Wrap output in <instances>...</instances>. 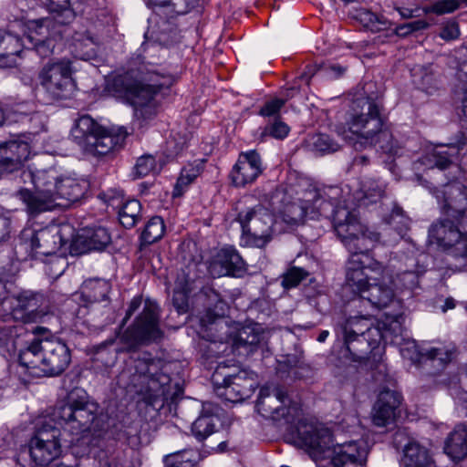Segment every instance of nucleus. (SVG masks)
Listing matches in <instances>:
<instances>
[{
    "mask_svg": "<svg viewBox=\"0 0 467 467\" xmlns=\"http://www.w3.org/2000/svg\"><path fill=\"white\" fill-rule=\"evenodd\" d=\"M373 88L374 83H366L363 93L352 100L348 130L363 140L362 144L379 145L384 153L399 155L401 147L385 123L381 96L373 92Z\"/></svg>",
    "mask_w": 467,
    "mask_h": 467,
    "instance_id": "f257e3e1",
    "label": "nucleus"
},
{
    "mask_svg": "<svg viewBox=\"0 0 467 467\" xmlns=\"http://www.w3.org/2000/svg\"><path fill=\"white\" fill-rule=\"evenodd\" d=\"M99 406L90 400L86 390L79 388L73 389L67 395V402L54 412L58 424L63 429L64 444L74 448L86 445L82 452H86L88 446L100 447L99 441L89 438V433L105 439L108 431L100 428V418L99 417Z\"/></svg>",
    "mask_w": 467,
    "mask_h": 467,
    "instance_id": "f03ea898",
    "label": "nucleus"
},
{
    "mask_svg": "<svg viewBox=\"0 0 467 467\" xmlns=\"http://www.w3.org/2000/svg\"><path fill=\"white\" fill-rule=\"evenodd\" d=\"M165 361L149 351H132L118 375L117 383L127 391L142 395L150 401L171 396V379Z\"/></svg>",
    "mask_w": 467,
    "mask_h": 467,
    "instance_id": "7ed1b4c3",
    "label": "nucleus"
},
{
    "mask_svg": "<svg viewBox=\"0 0 467 467\" xmlns=\"http://www.w3.org/2000/svg\"><path fill=\"white\" fill-rule=\"evenodd\" d=\"M175 82L173 74L143 66L114 76L107 82L106 88L113 97L125 99L136 109H142L158 94L165 95Z\"/></svg>",
    "mask_w": 467,
    "mask_h": 467,
    "instance_id": "20e7f679",
    "label": "nucleus"
},
{
    "mask_svg": "<svg viewBox=\"0 0 467 467\" xmlns=\"http://www.w3.org/2000/svg\"><path fill=\"white\" fill-rule=\"evenodd\" d=\"M298 438L315 460L330 457L332 467H366L368 451L363 441L334 444L330 429L323 424L299 426Z\"/></svg>",
    "mask_w": 467,
    "mask_h": 467,
    "instance_id": "39448f33",
    "label": "nucleus"
},
{
    "mask_svg": "<svg viewBox=\"0 0 467 467\" xmlns=\"http://www.w3.org/2000/svg\"><path fill=\"white\" fill-rule=\"evenodd\" d=\"M384 327L385 324L374 325L368 316H357L339 324L336 332L353 358L362 359L376 349L382 340H387Z\"/></svg>",
    "mask_w": 467,
    "mask_h": 467,
    "instance_id": "423d86ee",
    "label": "nucleus"
},
{
    "mask_svg": "<svg viewBox=\"0 0 467 467\" xmlns=\"http://www.w3.org/2000/svg\"><path fill=\"white\" fill-rule=\"evenodd\" d=\"M333 227L350 254L349 257L357 255L358 259H368L370 250L379 241V234L365 228L357 215L346 207L333 210Z\"/></svg>",
    "mask_w": 467,
    "mask_h": 467,
    "instance_id": "0eeeda50",
    "label": "nucleus"
},
{
    "mask_svg": "<svg viewBox=\"0 0 467 467\" xmlns=\"http://www.w3.org/2000/svg\"><path fill=\"white\" fill-rule=\"evenodd\" d=\"M75 238V229L69 224L52 225L39 230L25 229L20 234L19 246L28 256H48L70 249Z\"/></svg>",
    "mask_w": 467,
    "mask_h": 467,
    "instance_id": "6e6552de",
    "label": "nucleus"
},
{
    "mask_svg": "<svg viewBox=\"0 0 467 467\" xmlns=\"http://www.w3.org/2000/svg\"><path fill=\"white\" fill-rule=\"evenodd\" d=\"M71 134L86 152L94 156H105L119 150L124 146L128 136L124 128H119L118 132L113 133L88 115L81 116L77 119Z\"/></svg>",
    "mask_w": 467,
    "mask_h": 467,
    "instance_id": "1a4fd4ad",
    "label": "nucleus"
},
{
    "mask_svg": "<svg viewBox=\"0 0 467 467\" xmlns=\"http://www.w3.org/2000/svg\"><path fill=\"white\" fill-rule=\"evenodd\" d=\"M160 320L158 305L147 299L142 310L122 333L120 341L128 346L129 351L157 342L163 337Z\"/></svg>",
    "mask_w": 467,
    "mask_h": 467,
    "instance_id": "9d476101",
    "label": "nucleus"
},
{
    "mask_svg": "<svg viewBox=\"0 0 467 467\" xmlns=\"http://www.w3.org/2000/svg\"><path fill=\"white\" fill-rule=\"evenodd\" d=\"M71 61L68 59L50 60L38 73V80L46 92L54 99L69 98L76 88L72 78Z\"/></svg>",
    "mask_w": 467,
    "mask_h": 467,
    "instance_id": "9b49d317",
    "label": "nucleus"
},
{
    "mask_svg": "<svg viewBox=\"0 0 467 467\" xmlns=\"http://www.w3.org/2000/svg\"><path fill=\"white\" fill-rule=\"evenodd\" d=\"M223 374L216 370L213 380L216 395L223 400L241 402L250 398L258 387L257 374L249 369H240L235 374L223 375V381L218 378Z\"/></svg>",
    "mask_w": 467,
    "mask_h": 467,
    "instance_id": "f8f14e48",
    "label": "nucleus"
},
{
    "mask_svg": "<svg viewBox=\"0 0 467 467\" xmlns=\"http://www.w3.org/2000/svg\"><path fill=\"white\" fill-rule=\"evenodd\" d=\"M237 221L251 245L262 248L272 240L274 217L263 205L240 212Z\"/></svg>",
    "mask_w": 467,
    "mask_h": 467,
    "instance_id": "ddd939ff",
    "label": "nucleus"
},
{
    "mask_svg": "<svg viewBox=\"0 0 467 467\" xmlns=\"http://www.w3.org/2000/svg\"><path fill=\"white\" fill-rule=\"evenodd\" d=\"M436 197L447 219L462 227L467 223V188L460 182H450L441 189H435Z\"/></svg>",
    "mask_w": 467,
    "mask_h": 467,
    "instance_id": "4468645a",
    "label": "nucleus"
},
{
    "mask_svg": "<svg viewBox=\"0 0 467 467\" xmlns=\"http://www.w3.org/2000/svg\"><path fill=\"white\" fill-rule=\"evenodd\" d=\"M110 291V285L105 279L92 278L84 282L81 292L75 293L65 301L71 314L82 318L88 313V307L94 303L105 300Z\"/></svg>",
    "mask_w": 467,
    "mask_h": 467,
    "instance_id": "2eb2a0df",
    "label": "nucleus"
},
{
    "mask_svg": "<svg viewBox=\"0 0 467 467\" xmlns=\"http://www.w3.org/2000/svg\"><path fill=\"white\" fill-rule=\"evenodd\" d=\"M462 227L449 219L440 221L430 228V235L441 245L447 247V255L454 258L467 257V230L465 233L460 230Z\"/></svg>",
    "mask_w": 467,
    "mask_h": 467,
    "instance_id": "dca6fc26",
    "label": "nucleus"
},
{
    "mask_svg": "<svg viewBox=\"0 0 467 467\" xmlns=\"http://www.w3.org/2000/svg\"><path fill=\"white\" fill-rule=\"evenodd\" d=\"M333 206L330 201L325 199L320 190L310 187L304 192L298 202H292L285 207L287 222L298 223L306 217L315 218L324 214Z\"/></svg>",
    "mask_w": 467,
    "mask_h": 467,
    "instance_id": "f3484780",
    "label": "nucleus"
},
{
    "mask_svg": "<svg viewBox=\"0 0 467 467\" xmlns=\"http://www.w3.org/2000/svg\"><path fill=\"white\" fill-rule=\"evenodd\" d=\"M208 271L213 277H242L247 272V265L234 246L227 245L215 254Z\"/></svg>",
    "mask_w": 467,
    "mask_h": 467,
    "instance_id": "a211bd4d",
    "label": "nucleus"
},
{
    "mask_svg": "<svg viewBox=\"0 0 467 467\" xmlns=\"http://www.w3.org/2000/svg\"><path fill=\"white\" fill-rule=\"evenodd\" d=\"M71 354L60 339H44L42 342V377L57 376L69 365Z\"/></svg>",
    "mask_w": 467,
    "mask_h": 467,
    "instance_id": "6ab92c4d",
    "label": "nucleus"
},
{
    "mask_svg": "<svg viewBox=\"0 0 467 467\" xmlns=\"http://www.w3.org/2000/svg\"><path fill=\"white\" fill-rule=\"evenodd\" d=\"M263 171L262 159L256 150L242 151L229 174V178L235 187H245L254 182Z\"/></svg>",
    "mask_w": 467,
    "mask_h": 467,
    "instance_id": "aec40b11",
    "label": "nucleus"
},
{
    "mask_svg": "<svg viewBox=\"0 0 467 467\" xmlns=\"http://www.w3.org/2000/svg\"><path fill=\"white\" fill-rule=\"evenodd\" d=\"M30 155V146L26 140H10L0 144V177L18 171Z\"/></svg>",
    "mask_w": 467,
    "mask_h": 467,
    "instance_id": "412c9836",
    "label": "nucleus"
},
{
    "mask_svg": "<svg viewBox=\"0 0 467 467\" xmlns=\"http://www.w3.org/2000/svg\"><path fill=\"white\" fill-rule=\"evenodd\" d=\"M61 453V445L28 444L17 455V462L23 467H47Z\"/></svg>",
    "mask_w": 467,
    "mask_h": 467,
    "instance_id": "4be33fe9",
    "label": "nucleus"
},
{
    "mask_svg": "<svg viewBox=\"0 0 467 467\" xmlns=\"http://www.w3.org/2000/svg\"><path fill=\"white\" fill-rule=\"evenodd\" d=\"M400 395L386 389L379 393L372 410V422L377 427H386L394 422L400 404Z\"/></svg>",
    "mask_w": 467,
    "mask_h": 467,
    "instance_id": "5701e85b",
    "label": "nucleus"
},
{
    "mask_svg": "<svg viewBox=\"0 0 467 467\" xmlns=\"http://www.w3.org/2000/svg\"><path fill=\"white\" fill-rule=\"evenodd\" d=\"M42 296L39 294L32 292H22L16 296L5 297L1 304L10 301L12 304L11 314L15 319L21 320L24 323L33 322L38 317L36 312Z\"/></svg>",
    "mask_w": 467,
    "mask_h": 467,
    "instance_id": "b1692460",
    "label": "nucleus"
},
{
    "mask_svg": "<svg viewBox=\"0 0 467 467\" xmlns=\"http://www.w3.org/2000/svg\"><path fill=\"white\" fill-rule=\"evenodd\" d=\"M87 0H46V7L53 19L60 25L71 24L85 11Z\"/></svg>",
    "mask_w": 467,
    "mask_h": 467,
    "instance_id": "393cba45",
    "label": "nucleus"
},
{
    "mask_svg": "<svg viewBox=\"0 0 467 467\" xmlns=\"http://www.w3.org/2000/svg\"><path fill=\"white\" fill-rule=\"evenodd\" d=\"M199 0H149L154 14L165 22H171L178 16L184 15L198 3Z\"/></svg>",
    "mask_w": 467,
    "mask_h": 467,
    "instance_id": "a878e982",
    "label": "nucleus"
},
{
    "mask_svg": "<svg viewBox=\"0 0 467 467\" xmlns=\"http://www.w3.org/2000/svg\"><path fill=\"white\" fill-rule=\"evenodd\" d=\"M34 338L26 348L19 350L18 362L33 378L42 377V342Z\"/></svg>",
    "mask_w": 467,
    "mask_h": 467,
    "instance_id": "bb28decb",
    "label": "nucleus"
},
{
    "mask_svg": "<svg viewBox=\"0 0 467 467\" xmlns=\"http://www.w3.org/2000/svg\"><path fill=\"white\" fill-rule=\"evenodd\" d=\"M378 282L368 283L358 295L360 299L367 300L373 307L380 309L386 307L393 299L394 293L386 280L375 278Z\"/></svg>",
    "mask_w": 467,
    "mask_h": 467,
    "instance_id": "cd10ccee",
    "label": "nucleus"
},
{
    "mask_svg": "<svg viewBox=\"0 0 467 467\" xmlns=\"http://www.w3.org/2000/svg\"><path fill=\"white\" fill-rule=\"evenodd\" d=\"M22 51L23 44L17 36L0 30V67H16Z\"/></svg>",
    "mask_w": 467,
    "mask_h": 467,
    "instance_id": "c85d7f7f",
    "label": "nucleus"
},
{
    "mask_svg": "<svg viewBox=\"0 0 467 467\" xmlns=\"http://www.w3.org/2000/svg\"><path fill=\"white\" fill-rule=\"evenodd\" d=\"M444 452L453 461L461 462L467 457V426L457 424L444 442Z\"/></svg>",
    "mask_w": 467,
    "mask_h": 467,
    "instance_id": "c756f323",
    "label": "nucleus"
},
{
    "mask_svg": "<svg viewBox=\"0 0 467 467\" xmlns=\"http://www.w3.org/2000/svg\"><path fill=\"white\" fill-rule=\"evenodd\" d=\"M51 21L49 18H42L35 21L36 27L31 30L27 39L32 43L33 48L40 57H49L54 50L55 43L50 37L44 35L43 30L47 31Z\"/></svg>",
    "mask_w": 467,
    "mask_h": 467,
    "instance_id": "7c9ffc66",
    "label": "nucleus"
},
{
    "mask_svg": "<svg viewBox=\"0 0 467 467\" xmlns=\"http://www.w3.org/2000/svg\"><path fill=\"white\" fill-rule=\"evenodd\" d=\"M364 259H358L357 255L349 257L346 265V284L353 293L359 295L369 283L365 274Z\"/></svg>",
    "mask_w": 467,
    "mask_h": 467,
    "instance_id": "2f4dec72",
    "label": "nucleus"
},
{
    "mask_svg": "<svg viewBox=\"0 0 467 467\" xmlns=\"http://www.w3.org/2000/svg\"><path fill=\"white\" fill-rule=\"evenodd\" d=\"M88 184L84 180L75 178H63L57 181L56 193V202L57 200H66L69 202L79 201L87 192Z\"/></svg>",
    "mask_w": 467,
    "mask_h": 467,
    "instance_id": "473e14b6",
    "label": "nucleus"
},
{
    "mask_svg": "<svg viewBox=\"0 0 467 467\" xmlns=\"http://www.w3.org/2000/svg\"><path fill=\"white\" fill-rule=\"evenodd\" d=\"M79 240L83 246V253L103 251L111 243V236L107 228L94 226L86 228Z\"/></svg>",
    "mask_w": 467,
    "mask_h": 467,
    "instance_id": "72a5a7b5",
    "label": "nucleus"
},
{
    "mask_svg": "<svg viewBox=\"0 0 467 467\" xmlns=\"http://www.w3.org/2000/svg\"><path fill=\"white\" fill-rule=\"evenodd\" d=\"M20 197L26 205V210L31 215H36L42 212L52 210L57 205H63L56 202V197L42 193L38 191L32 192L28 190L20 192Z\"/></svg>",
    "mask_w": 467,
    "mask_h": 467,
    "instance_id": "f704fd0d",
    "label": "nucleus"
},
{
    "mask_svg": "<svg viewBox=\"0 0 467 467\" xmlns=\"http://www.w3.org/2000/svg\"><path fill=\"white\" fill-rule=\"evenodd\" d=\"M205 315L202 321L213 323L216 318L223 317L228 310V304L213 287H204Z\"/></svg>",
    "mask_w": 467,
    "mask_h": 467,
    "instance_id": "c9c22d12",
    "label": "nucleus"
},
{
    "mask_svg": "<svg viewBox=\"0 0 467 467\" xmlns=\"http://www.w3.org/2000/svg\"><path fill=\"white\" fill-rule=\"evenodd\" d=\"M431 462L427 448L415 441L404 444L402 463L404 467H428Z\"/></svg>",
    "mask_w": 467,
    "mask_h": 467,
    "instance_id": "e433bc0d",
    "label": "nucleus"
},
{
    "mask_svg": "<svg viewBox=\"0 0 467 467\" xmlns=\"http://www.w3.org/2000/svg\"><path fill=\"white\" fill-rule=\"evenodd\" d=\"M192 291V282L185 275L178 276L173 289L172 305L179 314L188 312Z\"/></svg>",
    "mask_w": 467,
    "mask_h": 467,
    "instance_id": "4c0bfd02",
    "label": "nucleus"
},
{
    "mask_svg": "<svg viewBox=\"0 0 467 467\" xmlns=\"http://www.w3.org/2000/svg\"><path fill=\"white\" fill-rule=\"evenodd\" d=\"M64 438H68L63 435V429L56 428L51 424L44 423L41 427L36 429L34 436L30 439V444H54L61 445L64 442Z\"/></svg>",
    "mask_w": 467,
    "mask_h": 467,
    "instance_id": "58836bf2",
    "label": "nucleus"
},
{
    "mask_svg": "<svg viewBox=\"0 0 467 467\" xmlns=\"http://www.w3.org/2000/svg\"><path fill=\"white\" fill-rule=\"evenodd\" d=\"M201 460L198 451L184 449L176 452L165 455L163 462L165 467H194Z\"/></svg>",
    "mask_w": 467,
    "mask_h": 467,
    "instance_id": "ea45409f",
    "label": "nucleus"
},
{
    "mask_svg": "<svg viewBox=\"0 0 467 467\" xmlns=\"http://www.w3.org/2000/svg\"><path fill=\"white\" fill-rule=\"evenodd\" d=\"M467 144V139L461 134V139L455 145L441 147L432 154L434 166L440 170H445L452 163V157L458 154L459 150Z\"/></svg>",
    "mask_w": 467,
    "mask_h": 467,
    "instance_id": "a19ab883",
    "label": "nucleus"
},
{
    "mask_svg": "<svg viewBox=\"0 0 467 467\" xmlns=\"http://www.w3.org/2000/svg\"><path fill=\"white\" fill-rule=\"evenodd\" d=\"M119 223L127 229L134 227L141 218V204L138 200L131 199L124 202L119 207Z\"/></svg>",
    "mask_w": 467,
    "mask_h": 467,
    "instance_id": "79ce46f5",
    "label": "nucleus"
},
{
    "mask_svg": "<svg viewBox=\"0 0 467 467\" xmlns=\"http://www.w3.org/2000/svg\"><path fill=\"white\" fill-rule=\"evenodd\" d=\"M32 181L36 190L56 197L57 175L54 169L36 171L32 174Z\"/></svg>",
    "mask_w": 467,
    "mask_h": 467,
    "instance_id": "37998d69",
    "label": "nucleus"
},
{
    "mask_svg": "<svg viewBox=\"0 0 467 467\" xmlns=\"http://www.w3.org/2000/svg\"><path fill=\"white\" fill-rule=\"evenodd\" d=\"M354 18L367 30L379 32L388 27L389 22L382 16H379L368 9L356 10Z\"/></svg>",
    "mask_w": 467,
    "mask_h": 467,
    "instance_id": "c03bdc74",
    "label": "nucleus"
},
{
    "mask_svg": "<svg viewBox=\"0 0 467 467\" xmlns=\"http://www.w3.org/2000/svg\"><path fill=\"white\" fill-rule=\"evenodd\" d=\"M165 233L164 221L161 216L151 217L146 223L140 235L143 245H150L159 241Z\"/></svg>",
    "mask_w": 467,
    "mask_h": 467,
    "instance_id": "a18cd8bd",
    "label": "nucleus"
},
{
    "mask_svg": "<svg viewBox=\"0 0 467 467\" xmlns=\"http://www.w3.org/2000/svg\"><path fill=\"white\" fill-rule=\"evenodd\" d=\"M201 164H190L184 167L182 170L180 177L178 178L174 185L172 192L173 197L182 196L188 188V186L194 182V180L201 174Z\"/></svg>",
    "mask_w": 467,
    "mask_h": 467,
    "instance_id": "49530a36",
    "label": "nucleus"
},
{
    "mask_svg": "<svg viewBox=\"0 0 467 467\" xmlns=\"http://www.w3.org/2000/svg\"><path fill=\"white\" fill-rule=\"evenodd\" d=\"M273 395L275 400L279 402V405L276 407H272L269 402L271 401V397L268 395L266 397L263 396V390L261 391V398L258 402L259 409L264 411L265 414H271L272 416L279 415L281 410H284L282 405L285 404V400L288 399L286 390L281 387L276 386L273 389Z\"/></svg>",
    "mask_w": 467,
    "mask_h": 467,
    "instance_id": "de8ad7c7",
    "label": "nucleus"
},
{
    "mask_svg": "<svg viewBox=\"0 0 467 467\" xmlns=\"http://www.w3.org/2000/svg\"><path fill=\"white\" fill-rule=\"evenodd\" d=\"M215 430L214 418L213 415L202 414L192 424V435L199 441L205 440L213 434Z\"/></svg>",
    "mask_w": 467,
    "mask_h": 467,
    "instance_id": "09e8293b",
    "label": "nucleus"
},
{
    "mask_svg": "<svg viewBox=\"0 0 467 467\" xmlns=\"http://www.w3.org/2000/svg\"><path fill=\"white\" fill-rule=\"evenodd\" d=\"M290 132L289 126L282 120L281 118L269 119L266 125L262 129L260 134L261 140H265L266 137L275 140H284Z\"/></svg>",
    "mask_w": 467,
    "mask_h": 467,
    "instance_id": "8fccbe9b",
    "label": "nucleus"
},
{
    "mask_svg": "<svg viewBox=\"0 0 467 467\" xmlns=\"http://www.w3.org/2000/svg\"><path fill=\"white\" fill-rule=\"evenodd\" d=\"M287 94L285 98L279 99L275 98L270 100H267L259 109L258 115L264 118H281L280 111L282 108L285 105L286 101L293 97V93L296 91L294 88L287 90Z\"/></svg>",
    "mask_w": 467,
    "mask_h": 467,
    "instance_id": "3c124183",
    "label": "nucleus"
},
{
    "mask_svg": "<svg viewBox=\"0 0 467 467\" xmlns=\"http://www.w3.org/2000/svg\"><path fill=\"white\" fill-rule=\"evenodd\" d=\"M364 202L366 204L377 202L380 200L386 190V185L382 181L368 179L362 184Z\"/></svg>",
    "mask_w": 467,
    "mask_h": 467,
    "instance_id": "603ef678",
    "label": "nucleus"
},
{
    "mask_svg": "<svg viewBox=\"0 0 467 467\" xmlns=\"http://www.w3.org/2000/svg\"><path fill=\"white\" fill-rule=\"evenodd\" d=\"M16 331L13 327H0V352L5 357L16 353L17 345Z\"/></svg>",
    "mask_w": 467,
    "mask_h": 467,
    "instance_id": "864d4df0",
    "label": "nucleus"
},
{
    "mask_svg": "<svg viewBox=\"0 0 467 467\" xmlns=\"http://www.w3.org/2000/svg\"><path fill=\"white\" fill-rule=\"evenodd\" d=\"M312 145L316 151L328 154L338 150L339 145L327 134H317L312 138Z\"/></svg>",
    "mask_w": 467,
    "mask_h": 467,
    "instance_id": "5fc2aeb1",
    "label": "nucleus"
},
{
    "mask_svg": "<svg viewBox=\"0 0 467 467\" xmlns=\"http://www.w3.org/2000/svg\"><path fill=\"white\" fill-rule=\"evenodd\" d=\"M308 275V272L300 267H291L287 270V272L284 275L282 280V285L286 288L296 287L306 279Z\"/></svg>",
    "mask_w": 467,
    "mask_h": 467,
    "instance_id": "6e6d98bb",
    "label": "nucleus"
},
{
    "mask_svg": "<svg viewBox=\"0 0 467 467\" xmlns=\"http://www.w3.org/2000/svg\"><path fill=\"white\" fill-rule=\"evenodd\" d=\"M260 340L261 335L255 332L254 328L244 327L239 331L236 342L239 346L250 347L249 351H253L259 344Z\"/></svg>",
    "mask_w": 467,
    "mask_h": 467,
    "instance_id": "4d7b16f0",
    "label": "nucleus"
},
{
    "mask_svg": "<svg viewBox=\"0 0 467 467\" xmlns=\"http://www.w3.org/2000/svg\"><path fill=\"white\" fill-rule=\"evenodd\" d=\"M156 168V160L152 155H143L137 160L134 173L141 178L149 175Z\"/></svg>",
    "mask_w": 467,
    "mask_h": 467,
    "instance_id": "13d9d810",
    "label": "nucleus"
},
{
    "mask_svg": "<svg viewBox=\"0 0 467 467\" xmlns=\"http://www.w3.org/2000/svg\"><path fill=\"white\" fill-rule=\"evenodd\" d=\"M429 26L430 24L426 20L419 19L396 26L394 32L398 36L406 37L413 32L425 30Z\"/></svg>",
    "mask_w": 467,
    "mask_h": 467,
    "instance_id": "bf43d9fd",
    "label": "nucleus"
},
{
    "mask_svg": "<svg viewBox=\"0 0 467 467\" xmlns=\"http://www.w3.org/2000/svg\"><path fill=\"white\" fill-rule=\"evenodd\" d=\"M461 2L467 0H438L432 4L431 10L437 15L452 13L461 6Z\"/></svg>",
    "mask_w": 467,
    "mask_h": 467,
    "instance_id": "052dcab7",
    "label": "nucleus"
},
{
    "mask_svg": "<svg viewBox=\"0 0 467 467\" xmlns=\"http://www.w3.org/2000/svg\"><path fill=\"white\" fill-rule=\"evenodd\" d=\"M397 281L405 289H414L419 285V274L415 271H404L397 275Z\"/></svg>",
    "mask_w": 467,
    "mask_h": 467,
    "instance_id": "680f3d73",
    "label": "nucleus"
},
{
    "mask_svg": "<svg viewBox=\"0 0 467 467\" xmlns=\"http://www.w3.org/2000/svg\"><path fill=\"white\" fill-rule=\"evenodd\" d=\"M451 353L443 348H431L426 352L427 358L431 362H437L441 367H444L451 361Z\"/></svg>",
    "mask_w": 467,
    "mask_h": 467,
    "instance_id": "e2e57ef3",
    "label": "nucleus"
},
{
    "mask_svg": "<svg viewBox=\"0 0 467 467\" xmlns=\"http://www.w3.org/2000/svg\"><path fill=\"white\" fill-rule=\"evenodd\" d=\"M365 263V268L369 269L370 271L379 275L381 276V280H386V275H388V279L389 282L391 281V276L388 273V269L382 263L374 260L368 256V259L363 258Z\"/></svg>",
    "mask_w": 467,
    "mask_h": 467,
    "instance_id": "0e129e2a",
    "label": "nucleus"
},
{
    "mask_svg": "<svg viewBox=\"0 0 467 467\" xmlns=\"http://www.w3.org/2000/svg\"><path fill=\"white\" fill-rule=\"evenodd\" d=\"M142 304V296H136L130 302L128 308L126 310V315L121 321L120 327H123L128 320L131 317V316L140 309Z\"/></svg>",
    "mask_w": 467,
    "mask_h": 467,
    "instance_id": "69168bd1",
    "label": "nucleus"
},
{
    "mask_svg": "<svg viewBox=\"0 0 467 467\" xmlns=\"http://www.w3.org/2000/svg\"><path fill=\"white\" fill-rule=\"evenodd\" d=\"M3 113L5 114V123L8 124L12 122L22 121L27 117L26 113L20 111L18 109H5L3 111Z\"/></svg>",
    "mask_w": 467,
    "mask_h": 467,
    "instance_id": "338daca9",
    "label": "nucleus"
},
{
    "mask_svg": "<svg viewBox=\"0 0 467 467\" xmlns=\"http://www.w3.org/2000/svg\"><path fill=\"white\" fill-rule=\"evenodd\" d=\"M411 441L412 440H410L408 436L406 429H398L393 434L392 442L394 447L398 450L402 447L404 448V444Z\"/></svg>",
    "mask_w": 467,
    "mask_h": 467,
    "instance_id": "774afa93",
    "label": "nucleus"
}]
</instances>
